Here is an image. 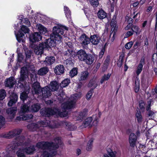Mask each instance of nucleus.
<instances>
[{
  "label": "nucleus",
  "instance_id": "1",
  "mask_svg": "<svg viewBox=\"0 0 157 157\" xmlns=\"http://www.w3.org/2000/svg\"><path fill=\"white\" fill-rule=\"evenodd\" d=\"M82 94L78 93L72 95L67 102L63 103L61 106L62 112H60L56 108L52 109L48 108L42 109L40 111L41 114L43 116L48 117L51 115H55L57 117H64L67 115L66 109L74 107L77 100L81 97Z\"/></svg>",
  "mask_w": 157,
  "mask_h": 157
},
{
  "label": "nucleus",
  "instance_id": "2",
  "mask_svg": "<svg viewBox=\"0 0 157 157\" xmlns=\"http://www.w3.org/2000/svg\"><path fill=\"white\" fill-rule=\"evenodd\" d=\"M55 144L53 143L48 142H41L38 143L36 147L42 150L41 157H53L56 153V149L59 147V145L62 143L60 138L57 137L54 140Z\"/></svg>",
  "mask_w": 157,
  "mask_h": 157
},
{
  "label": "nucleus",
  "instance_id": "3",
  "mask_svg": "<svg viewBox=\"0 0 157 157\" xmlns=\"http://www.w3.org/2000/svg\"><path fill=\"white\" fill-rule=\"evenodd\" d=\"M68 30V28L66 26L58 24L54 27L53 33L51 35L50 38L47 40L43 43H45L47 45L46 48L49 47H53L56 43H59L61 41V35L66 33Z\"/></svg>",
  "mask_w": 157,
  "mask_h": 157
},
{
  "label": "nucleus",
  "instance_id": "4",
  "mask_svg": "<svg viewBox=\"0 0 157 157\" xmlns=\"http://www.w3.org/2000/svg\"><path fill=\"white\" fill-rule=\"evenodd\" d=\"M29 104H24L21 106V111L19 113L20 116L17 117L16 119L17 120H26L32 118L33 115L32 114H24L23 113L28 111L36 112L39 110L40 108V106L38 104L33 105L30 108H29Z\"/></svg>",
  "mask_w": 157,
  "mask_h": 157
},
{
  "label": "nucleus",
  "instance_id": "5",
  "mask_svg": "<svg viewBox=\"0 0 157 157\" xmlns=\"http://www.w3.org/2000/svg\"><path fill=\"white\" fill-rule=\"evenodd\" d=\"M53 122H50L47 120H44V121L38 122L37 124L33 123L29 124L28 125L27 128L30 131H39L42 130L43 127L47 126L51 128H55L56 126L52 124Z\"/></svg>",
  "mask_w": 157,
  "mask_h": 157
},
{
  "label": "nucleus",
  "instance_id": "6",
  "mask_svg": "<svg viewBox=\"0 0 157 157\" xmlns=\"http://www.w3.org/2000/svg\"><path fill=\"white\" fill-rule=\"evenodd\" d=\"M24 137L22 136H19L14 141L10 144L7 147L6 151L7 152L14 153V150L18 146H23L25 143H23L24 142Z\"/></svg>",
  "mask_w": 157,
  "mask_h": 157
},
{
  "label": "nucleus",
  "instance_id": "7",
  "mask_svg": "<svg viewBox=\"0 0 157 157\" xmlns=\"http://www.w3.org/2000/svg\"><path fill=\"white\" fill-rule=\"evenodd\" d=\"M28 77V71L27 68L26 67H23L21 68V77L18 81V83L21 84L20 85L21 87H24L23 83H24V80Z\"/></svg>",
  "mask_w": 157,
  "mask_h": 157
},
{
  "label": "nucleus",
  "instance_id": "8",
  "mask_svg": "<svg viewBox=\"0 0 157 157\" xmlns=\"http://www.w3.org/2000/svg\"><path fill=\"white\" fill-rule=\"evenodd\" d=\"M47 46L45 43L42 42L35 47L34 52L36 55H40L43 54L44 50L46 49Z\"/></svg>",
  "mask_w": 157,
  "mask_h": 157
},
{
  "label": "nucleus",
  "instance_id": "9",
  "mask_svg": "<svg viewBox=\"0 0 157 157\" xmlns=\"http://www.w3.org/2000/svg\"><path fill=\"white\" fill-rule=\"evenodd\" d=\"M17 110V107H11L7 109L6 113L8 115V118L10 119H13L16 115Z\"/></svg>",
  "mask_w": 157,
  "mask_h": 157
},
{
  "label": "nucleus",
  "instance_id": "10",
  "mask_svg": "<svg viewBox=\"0 0 157 157\" xmlns=\"http://www.w3.org/2000/svg\"><path fill=\"white\" fill-rule=\"evenodd\" d=\"M21 132V129H15L5 134L3 136L5 138H10L16 135L19 134Z\"/></svg>",
  "mask_w": 157,
  "mask_h": 157
},
{
  "label": "nucleus",
  "instance_id": "11",
  "mask_svg": "<svg viewBox=\"0 0 157 157\" xmlns=\"http://www.w3.org/2000/svg\"><path fill=\"white\" fill-rule=\"evenodd\" d=\"M30 40L33 42L38 41L41 40L42 36L38 32H34L29 36Z\"/></svg>",
  "mask_w": 157,
  "mask_h": 157
},
{
  "label": "nucleus",
  "instance_id": "12",
  "mask_svg": "<svg viewBox=\"0 0 157 157\" xmlns=\"http://www.w3.org/2000/svg\"><path fill=\"white\" fill-rule=\"evenodd\" d=\"M137 141V137L133 133H131L129 135V142L130 146L134 147L136 144Z\"/></svg>",
  "mask_w": 157,
  "mask_h": 157
},
{
  "label": "nucleus",
  "instance_id": "13",
  "mask_svg": "<svg viewBox=\"0 0 157 157\" xmlns=\"http://www.w3.org/2000/svg\"><path fill=\"white\" fill-rule=\"evenodd\" d=\"M41 91L42 95L44 98H48L52 94L51 91L49 89L48 86L43 88Z\"/></svg>",
  "mask_w": 157,
  "mask_h": 157
},
{
  "label": "nucleus",
  "instance_id": "14",
  "mask_svg": "<svg viewBox=\"0 0 157 157\" xmlns=\"http://www.w3.org/2000/svg\"><path fill=\"white\" fill-rule=\"evenodd\" d=\"M79 40L83 45H87L90 42V38L85 34L82 35L79 38Z\"/></svg>",
  "mask_w": 157,
  "mask_h": 157
},
{
  "label": "nucleus",
  "instance_id": "15",
  "mask_svg": "<svg viewBox=\"0 0 157 157\" xmlns=\"http://www.w3.org/2000/svg\"><path fill=\"white\" fill-rule=\"evenodd\" d=\"M16 81L14 78L10 77L7 79L5 82V86L10 88L12 87L16 83Z\"/></svg>",
  "mask_w": 157,
  "mask_h": 157
},
{
  "label": "nucleus",
  "instance_id": "16",
  "mask_svg": "<svg viewBox=\"0 0 157 157\" xmlns=\"http://www.w3.org/2000/svg\"><path fill=\"white\" fill-rule=\"evenodd\" d=\"M18 97L15 93H12L10 96V100L8 103L9 106H11L13 104H15L17 101Z\"/></svg>",
  "mask_w": 157,
  "mask_h": 157
},
{
  "label": "nucleus",
  "instance_id": "17",
  "mask_svg": "<svg viewBox=\"0 0 157 157\" xmlns=\"http://www.w3.org/2000/svg\"><path fill=\"white\" fill-rule=\"evenodd\" d=\"M92 120L93 119L92 117H91L86 118L81 126V128H83L91 127L92 125Z\"/></svg>",
  "mask_w": 157,
  "mask_h": 157
},
{
  "label": "nucleus",
  "instance_id": "18",
  "mask_svg": "<svg viewBox=\"0 0 157 157\" xmlns=\"http://www.w3.org/2000/svg\"><path fill=\"white\" fill-rule=\"evenodd\" d=\"M100 40V37L96 35L91 36L90 38V42L93 44L96 45L99 43Z\"/></svg>",
  "mask_w": 157,
  "mask_h": 157
},
{
  "label": "nucleus",
  "instance_id": "19",
  "mask_svg": "<svg viewBox=\"0 0 157 157\" xmlns=\"http://www.w3.org/2000/svg\"><path fill=\"white\" fill-rule=\"evenodd\" d=\"M40 84L38 82H35L32 85V93L33 94H38L40 91Z\"/></svg>",
  "mask_w": 157,
  "mask_h": 157
},
{
  "label": "nucleus",
  "instance_id": "20",
  "mask_svg": "<svg viewBox=\"0 0 157 157\" xmlns=\"http://www.w3.org/2000/svg\"><path fill=\"white\" fill-rule=\"evenodd\" d=\"M15 32V35L16 37L17 40L19 42H24L25 41V36L24 34L21 33L19 31L18 33H16Z\"/></svg>",
  "mask_w": 157,
  "mask_h": 157
},
{
  "label": "nucleus",
  "instance_id": "21",
  "mask_svg": "<svg viewBox=\"0 0 157 157\" xmlns=\"http://www.w3.org/2000/svg\"><path fill=\"white\" fill-rule=\"evenodd\" d=\"M64 69V67L63 65H59L56 67L54 71L56 74L60 75L63 73Z\"/></svg>",
  "mask_w": 157,
  "mask_h": 157
},
{
  "label": "nucleus",
  "instance_id": "22",
  "mask_svg": "<svg viewBox=\"0 0 157 157\" xmlns=\"http://www.w3.org/2000/svg\"><path fill=\"white\" fill-rule=\"evenodd\" d=\"M48 87L51 91H55L59 88V85L56 81H52L50 82Z\"/></svg>",
  "mask_w": 157,
  "mask_h": 157
},
{
  "label": "nucleus",
  "instance_id": "23",
  "mask_svg": "<svg viewBox=\"0 0 157 157\" xmlns=\"http://www.w3.org/2000/svg\"><path fill=\"white\" fill-rule=\"evenodd\" d=\"M77 55L78 59L81 61H84L85 60L87 54L84 51L81 50L77 52Z\"/></svg>",
  "mask_w": 157,
  "mask_h": 157
},
{
  "label": "nucleus",
  "instance_id": "24",
  "mask_svg": "<svg viewBox=\"0 0 157 157\" xmlns=\"http://www.w3.org/2000/svg\"><path fill=\"white\" fill-rule=\"evenodd\" d=\"M36 29L39 32L42 34H44L48 32L47 29L40 24L36 25Z\"/></svg>",
  "mask_w": 157,
  "mask_h": 157
},
{
  "label": "nucleus",
  "instance_id": "25",
  "mask_svg": "<svg viewBox=\"0 0 157 157\" xmlns=\"http://www.w3.org/2000/svg\"><path fill=\"white\" fill-rule=\"evenodd\" d=\"M87 110L84 109L82 111L79 112L76 117L75 119L76 120H82L84 117L87 115Z\"/></svg>",
  "mask_w": 157,
  "mask_h": 157
},
{
  "label": "nucleus",
  "instance_id": "26",
  "mask_svg": "<svg viewBox=\"0 0 157 157\" xmlns=\"http://www.w3.org/2000/svg\"><path fill=\"white\" fill-rule=\"evenodd\" d=\"M55 61V58L53 56L48 57L46 58L44 62L46 65H50L54 63Z\"/></svg>",
  "mask_w": 157,
  "mask_h": 157
},
{
  "label": "nucleus",
  "instance_id": "27",
  "mask_svg": "<svg viewBox=\"0 0 157 157\" xmlns=\"http://www.w3.org/2000/svg\"><path fill=\"white\" fill-rule=\"evenodd\" d=\"M94 61V58L93 56L89 54L87 55L84 61L88 64H91Z\"/></svg>",
  "mask_w": 157,
  "mask_h": 157
},
{
  "label": "nucleus",
  "instance_id": "28",
  "mask_svg": "<svg viewBox=\"0 0 157 157\" xmlns=\"http://www.w3.org/2000/svg\"><path fill=\"white\" fill-rule=\"evenodd\" d=\"M88 73L87 71L82 72L79 76L78 79L79 81H82L86 80L88 77Z\"/></svg>",
  "mask_w": 157,
  "mask_h": 157
},
{
  "label": "nucleus",
  "instance_id": "29",
  "mask_svg": "<svg viewBox=\"0 0 157 157\" xmlns=\"http://www.w3.org/2000/svg\"><path fill=\"white\" fill-rule=\"evenodd\" d=\"M98 15L99 18L103 19L106 17L107 14L103 10H101L98 12Z\"/></svg>",
  "mask_w": 157,
  "mask_h": 157
},
{
  "label": "nucleus",
  "instance_id": "30",
  "mask_svg": "<svg viewBox=\"0 0 157 157\" xmlns=\"http://www.w3.org/2000/svg\"><path fill=\"white\" fill-rule=\"evenodd\" d=\"M19 19L21 21V22L22 23H25L28 26L30 25V23L27 18H23V16L22 15H20Z\"/></svg>",
  "mask_w": 157,
  "mask_h": 157
},
{
  "label": "nucleus",
  "instance_id": "31",
  "mask_svg": "<svg viewBox=\"0 0 157 157\" xmlns=\"http://www.w3.org/2000/svg\"><path fill=\"white\" fill-rule=\"evenodd\" d=\"M48 69L47 67H44L40 68L38 71V74L40 75H45L48 72Z\"/></svg>",
  "mask_w": 157,
  "mask_h": 157
},
{
  "label": "nucleus",
  "instance_id": "32",
  "mask_svg": "<svg viewBox=\"0 0 157 157\" xmlns=\"http://www.w3.org/2000/svg\"><path fill=\"white\" fill-rule=\"evenodd\" d=\"M64 10L66 17L67 18L68 20H70L71 13L68 8L66 6H64Z\"/></svg>",
  "mask_w": 157,
  "mask_h": 157
},
{
  "label": "nucleus",
  "instance_id": "33",
  "mask_svg": "<svg viewBox=\"0 0 157 157\" xmlns=\"http://www.w3.org/2000/svg\"><path fill=\"white\" fill-rule=\"evenodd\" d=\"M93 140V139L91 138L89 140V142H88L86 147V149L88 151H90L92 149Z\"/></svg>",
  "mask_w": 157,
  "mask_h": 157
},
{
  "label": "nucleus",
  "instance_id": "34",
  "mask_svg": "<svg viewBox=\"0 0 157 157\" xmlns=\"http://www.w3.org/2000/svg\"><path fill=\"white\" fill-rule=\"evenodd\" d=\"M70 83V80L68 78L64 79L61 83L60 86L62 87H64L67 86Z\"/></svg>",
  "mask_w": 157,
  "mask_h": 157
},
{
  "label": "nucleus",
  "instance_id": "35",
  "mask_svg": "<svg viewBox=\"0 0 157 157\" xmlns=\"http://www.w3.org/2000/svg\"><path fill=\"white\" fill-rule=\"evenodd\" d=\"M111 75V74L110 73H108L107 75H104L101 80V83L102 84L105 81L108 80L109 78Z\"/></svg>",
  "mask_w": 157,
  "mask_h": 157
},
{
  "label": "nucleus",
  "instance_id": "36",
  "mask_svg": "<svg viewBox=\"0 0 157 157\" xmlns=\"http://www.w3.org/2000/svg\"><path fill=\"white\" fill-rule=\"evenodd\" d=\"M136 119L139 123L141 122L142 121L143 118L140 112L137 111L136 114Z\"/></svg>",
  "mask_w": 157,
  "mask_h": 157
},
{
  "label": "nucleus",
  "instance_id": "37",
  "mask_svg": "<svg viewBox=\"0 0 157 157\" xmlns=\"http://www.w3.org/2000/svg\"><path fill=\"white\" fill-rule=\"evenodd\" d=\"M77 69L76 68H73L70 71V75L72 78L77 75Z\"/></svg>",
  "mask_w": 157,
  "mask_h": 157
},
{
  "label": "nucleus",
  "instance_id": "38",
  "mask_svg": "<svg viewBox=\"0 0 157 157\" xmlns=\"http://www.w3.org/2000/svg\"><path fill=\"white\" fill-rule=\"evenodd\" d=\"M29 92V91H26V92H23L21 94L20 98L21 100L24 101L28 97V93Z\"/></svg>",
  "mask_w": 157,
  "mask_h": 157
},
{
  "label": "nucleus",
  "instance_id": "39",
  "mask_svg": "<svg viewBox=\"0 0 157 157\" xmlns=\"http://www.w3.org/2000/svg\"><path fill=\"white\" fill-rule=\"evenodd\" d=\"M108 155L111 157H116L117 152L116 151H113L111 149H108L107 150Z\"/></svg>",
  "mask_w": 157,
  "mask_h": 157
},
{
  "label": "nucleus",
  "instance_id": "40",
  "mask_svg": "<svg viewBox=\"0 0 157 157\" xmlns=\"http://www.w3.org/2000/svg\"><path fill=\"white\" fill-rule=\"evenodd\" d=\"M6 96V93L5 91L4 90H0V100H3Z\"/></svg>",
  "mask_w": 157,
  "mask_h": 157
},
{
  "label": "nucleus",
  "instance_id": "41",
  "mask_svg": "<svg viewBox=\"0 0 157 157\" xmlns=\"http://www.w3.org/2000/svg\"><path fill=\"white\" fill-rule=\"evenodd\" d=\"M65 124L67 128L70 130H73L76 128L75 127L72 125L70 123L65 122Z\"/></svg>",
  "mask_w": 157,
  "mask_h": 157
},
{
  "label": "nucleus",
  "instance_id": "42",
  "mask_svg": "<svg viewBox=\"0 0 157 157\" xmlns=\"http://www.w3.org/2000/svg\"><path fill=\"white\" fill-rule=\"evenodd\" d=\"M143 66L140 64H139L137 67V70L136 71V75H138L142 70Z\"/></svg>",
  "mask_w": 157,
  "mask_h": 157
},
{
  "label": "nucleus",
  "instance_id": "43",
  "mask_svg": "<svg viewBox=\"0 0 157 157\" xmlns=\"http://www.w3.org/2000/svg\"><path fill=\"white\" fill-rule=\"evenodd\" d=\"M5 124V119L4 117L0 116V128L3 127Z\"/></svg>",
  "mask_w": 157,
  "mask_h": 157
},
{
  "label": "nucleus",
  "instance_id": "44",
  "mask_svg": "<svg viewBox=\"0 0 157 157\" xmlns=\"http://www.w3.org/2000/svg\"><path fill=\"white\" fill-rule=\"evenodd\" d=\"M21 30L25 33H29V28L24 25L22 26L21 28Z\"/></svg>",
  "mask_w": 157,
  "mask_h": 157
},
{
  "label": "nucleus",
  "instance_id": "45",
  "mask_svg": "<svg viewBox=\"0 0 157 157\" xmlns=\"http://www.w3.org/2000/svg\"><path fill=\"white\" fill-rule=\"evenodd\" d=\"M90 4L94 7H97L98 4V0H90Z\"/></svg>",
  "mask_w": 157,
  "mask_h": 157
},
{
  "label": "nucleus",
  "instance_id": "46",
  "mask_svg": "<svg viewBox=\"0 0 157 157\" xmlns=\"http://www.w3.org/2000/svg\"><path fill=\"white\" fill-rule=\"evenodd\" d=\"M93 89H91V90L87 93L86 95V98L87 100H89L91 98L93 94Z\"/></svg>",
  "mask_w": 157,
  "mask_h": 157
},
{
  "label": "nucleus",
  "instance_id": "47",
  "mask_svg": "<svg viewBox=\"0 0 157 157\" xmlns=\"http://www.w3.org/2000/svg\"><path fill=\"white\" fill-rule=\"evenodd\" d=\"M110 59L109 57H107L105 60L104 62V67H105V68H107V66L110 62Z\"/></svg>",
  "mask_w": 157,
  "mask_h": 157
},
{
  "label": "nucleus",
  "instance_id": "48",
  "mask_svg": "<svg viewBox=\"0 0 157 157\" xmlns=\"http://www.w3.org/2000/svg\"><path fill=\"white\" fill-rule=\"evenodd\" d=\"M139 107L140 109L142 111L144 110V105L145 104L144 102L142 101L139 102Z\"/></svg>",
  "mask_w": 157,
  "mask_h": 157
},
{
  "label": "nucleus",
  "instance_id": "49",
  "mask_svg": "<svg viewBox=\"0 0 157 157\" xmlns=\"http://www.w3.org/2000/svg\"><path fill=\"white\" fill-rule=\"evenodd\" d=\"M133 44V42L132 41H130L127 43L125 45V48L127 49H129L131 48Z\"/></svg>",
  "mask_w": 157,
  "mask_h": 157
},
{
  "label": "nucleus",
  "instance_id": "50",
  "mask_svg": "<svg viewBox=\"0 0 157 157\" xmlns=\"http://www.w3.org/2000/svg\"><path fill=\"white\" fill-rule=\"evenodd\" d=\"M110 25L111 27H112V29H113V28L114 29L116 26V22L115 21L114 19H113L110 23Z\"/></svg>",
  "mask_w": 157,
  "mask_h": 157
},
{
  "label": "nucleus",
  "instance_id": "51",
  "mask_svg": "<svg viewBox=\"0 0 157 157\" xmlns=\"http://www.w3.org/2000/svg\"><path fill=\"white\" fill-rule=\"evenodd\" d=\"M132 31L137 33L138 32H139V29L137 26L136 25H133L132 28Z\"/></svg>",
  "mask_w": 157,
  "mask_h": 157
},
{
  "label": "nucleus",
  "instance_id": "52",
  "mask_svg": "<svg viewBox=\"0 0 157 157\" xmlns=\"http://www.w3.org/2000/svg\"><path fill=\"white\" fill-rule=\"evenodd\" d=\"M140 16V13L138 12L137 13L136 15H134L132 17L133 18H136V21H137L139 20V18Z\"/></svg>",
  "mask_w": 157,
  "mask_h": 157
},
{
  "label": "nucleus",
  "instance_id": "53",
  "mask_svg": "<svg viewBox=\"0 0 157 157\" xmlns=\"http://www.w3.org/2000/svg\"><path fill=\"white\" fill-rule=\"evenodd\" d=\"M105 51V48H103L99 52V57L100 58H101L103 55Z\"/></svg>",
  "mask_w": 157,
  "mask_h": 157
},
{
  "label": "nucleus",
  "instance_id": "54",
  "mask_svg": "<svg viewBox=\"0 0 157 157\" xmlns=\"http://www.w3.org/2000/svg\"><path fill=\"white\" fill-rule=\"evenodd\" d=\"M95 82H93V81H90L88 84V86L89 87H92L93 88H94L96 87L95 84L94 85V84H95Z\"/></svg>",
  "mask_w": 157,
  "mask_h": 157
},
{
  "label": "nucleus",
  "instance_id": "55",
  "mask_svg": "<svg viewBox=\"0 0 157 157\" xmlns=\"http://www.w3.org/2000/svg\"><path fill=\"white\" fill-rule=\"evenodd\" d=\"M133 34V33L132 31H128L125 34V36L126 37H128L130 36H132Z\"/></svg>",
  "mask_w": 157,
  "mask_h": 157
},
{
  "label": "nucleus",
  "instance_id": "56",
  "mask_svg": "<svg viewBox=\"0 0 157 157\" xmlns=\"http://www.w3.org/2000/svg\"><path fill=\"white\" fill-rule=\"evenodd\" d=\"M101 64L99 63H97L96 64L95 68H96L95 69H94V71H97L98 70Z\"/></svg>",
  "mask_w": 157,
  "mask_h": 157
},
{
  "label": "nucleus",
  "instance_id": "57",
  "mask_svg": "<svg viewBox=\"0 0 157 157\" xmlns=\"http://www.w3.org/2000/svg\"><path fill=\"white\" fill-rule=\"evenodd\" d=\"M18 60L19 61H21L22 59V54L21 53L18 54Z\"/></svg>",
  "mask_w": 157,
  "mask_h": 157
},
{
  "label": "nucleus",
  "instance_id": "58",
  "mask_svg": "<svg viewBox=\"0 0 157 157\" xmlns=\"http://www.w3.org/2000/svg\"><path fill=\"white\" fill-rule=\"evenodd\" d=\"M144 58H141L140 61V63L139 64H140L141 65H142V66L144 64Z\"/></svg>",
  "mask_w": 157,
  "mask_h": 157
},
{
  "label": "nucleus",
  "instance_id": "59",
  "mask_svg": "<svg viewBox=\"0 0 157 157\" xmlns=\"http://www.w3.org/2000/svg\"><path fill=\"white\" fill-rule=\"evenodd\" d=\"M131 24H129L125 28V29L126 30H128L131 28Z\"/></svg>",
  "mask_w": 157,
  "mask_h": 157
},
{
  "label": "nucleus",
  "instance_id": "60",
  "mask_svg": "<svg viewBox=\"0 0 157 157\" xmlns=\"http://www.w3.org/2000/svg\"><path fill=\"white\" fill-rule=\"evenodd\" d=\"M154 113L152 111H149L148 113V115L149 117H152L154 115Z\"/></svg>",
  "mask_w": 157,
  "mask_h": 157
},
{
  "label": "nucleus",
  "instance_id": "61",
  "mask_svg": "<svg viewBox=\"0 0 157 157\" xmlns=\"http://www.w3.org/2000/svg\"><path fill=\"white\" fill-rule=\"evenodd\" d=\"M151 103V101H150L149 102H148V106H147L146 109L147 110H148L149 109H150V104Z\"/></svg>",
  "mask_w": 157,
  "mask_h": 157
},
{
  "label": "nucleus",
  "instance_id": "62",
  "mask_svg": "<svg viewBox=\"0 0 157 157\" xmlns=\"http://www.w3.org/2000/svg\"><path fill=\"white\" fill-rule=\"evenodd\" d=\"M81 153V150L79 149H78L77 150L76 153L78 155H79Z\"/></svg>",
  "mask_w": 157,
  "mask_h": 157
},
{
  "label": "nucleus",
  "instance_id": "63",
  "mask_svg": "<svg viewBox=\"0 0 157 157\" xmlns=\"http://www.w3.org/2000/svg\"><path fill=\"white\" fill-rule=\"evenodd\" d=\"M147 23V21H144L142 24V27L143 28L146 25Z\"/></svg>",
  "mask_w": 157,
  "mask_h": 157
},
{
  "label": "nucleus",
  "instance_id": "64",
  "mask_svg": "<svg viewBox=\"0 0 157 157\" xmlns=\"http://www.w3.org/2000/svg\"><path fill=\"white\" fill-rule=\"evenodd\" d=\"M31 21L32 22H33V23H36V22L37 20L35 19V18L34 17L33 19H32Z\"/></svg>",
  "mask_w": 157,
  "mask_h": 157
}]
</instances>
